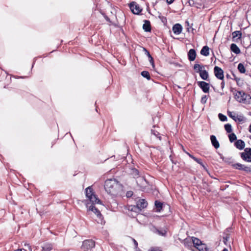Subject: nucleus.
<instances>
[{
    "label": "nucleus",
    "mask_w": 251,
    "mask_h": 251,
    "mask_svg": "<svg viewBox=\"0 0 251 251\" xmlns=\"http://www.w3.org/2000/svg\"><path fill=\"white\" fill-rule=\"evenodd\" d=\"M187 154L189 155V157H190L191 158H192L193 160L194 159V158L196 157H195L194 156H193V155L190 154L188 152H187Z\"/></svg>",
    "instance_id": "8fccbe9b"
},
{
    "label": "nucleus",
    "mask_w": 251,
    "mask_h": 251,
    "mask_svg": "<svg viewBox=\"0 0 251 251\" xmlns=\"http://www.w3.org/2000/svg\"><path fill=\"white\" fill-rule=\"evenodd\" d=\"M166 1L168 4H170L173 2L174 0H166Z\"/></svg>",
    "instance_id": "3c124183"
},
{
    "label": "nucleus",
    "mask_w": 251,
    "mask_h": 251,
    "mask_svg": "<svg viewBox=\"0 0 251 251\" xmlns=\"http://www.w3.org/2000/svg\"><path fill=\"white\" fill-rule=\"evenodd\" d=\"M153 231L161 236H164L166 234V231L165 229L159 230L156 227H153Z\"/></svg>",
    "instance_id": "b1692460"
},
{
    "label": "nucleus",
    "mask_w": 251,
    "mask_h": 251,
    "mask_svg": "<svg viewBox=\"0 0 251 251\" xmlns=\"http://www.w3.org/2000/svg\"><path fill=\"white\" fill-rule=\"evenodd\" d=\"M128 210L130 211H133L135 213L140 212L139 210V208L137 207V205H129L128 208Z\"/></svg>",
    "instance_id": "393cba45"
},
{
    "label": "nucleus",
    "mask_w": 251,
    "mask_h": 251,
    "mask_svg": "<svg viewBox=\"0 0 251 251\" xmlns=\"http://www.w3.org/2000/svg\"><path fill=\"white\" fill-rule=\"evenodd\" d=\"M225 129L227 133H231L232 131L231 125L229 124H226L225 125Z\"/></svg>",
    "instance_id": "7c9ffc66"
},
{
    "label": "nucleus",
    "mask_w": 251,
    "mask_h": 251,
    "mask_svg": "<svg viewBox=\"0 0 251 251\" xmlns=\"http://www.w3.org/2000/svg\"><path fill=\"white\" fill-rule=\"evenodd\" d=\"M214 73L217 78L223 80L224 78V71L221 68L215 66L214 68Z\"/></svg>",
    "instance_id": "0eeeda50"
},
{
    "label": "nucleus",
    "mask_w": 251,
    "mask_h": 251,
    "mask_svg": "<svg viewBox=\"0 0 251 251\" xmlns=\"http://www.w3.org/2000/svg\"><path fill=\"white\" fill-rule=\"evenodd\" d=\"M249 155L247 154L245 152L241 153V158L245 161L247 159V156H248Z\"/></svg>",
    "instance_id": "f704fd0d"
},
{
    "label": "nucleus",
    "mask_w": 251,
    "mask_h": 251,
    "mask_svg": "<svg viewBox=\"0 0 251 251\" xmlns=\"http://www.w3.org/2000/svg\"><path fill=\"white\" fill-rule=\"evenodd\" d=\"M205 248L206 249V245H205V246H201V248H203V249H204Z\"/></svg>",
    "instance_id": "864d4df0"
},
{
    "label": "nucleus",
    "mask_w": 251,
    "mask_h": 251,
    "mask_svg": "<svg viewBox=\"0 0 251 251\" xmlns=\"http://www.w3.org/2000/svg\"><path fill=\"white\" fill-rule=\"evenodd\" d=\"M192 241L194 246L200 251H206L207 249L205 248L204 249L201 248V246H205V244H202L200 239L197 238L193 237Z\"/></svg>",
    "instance_id": "423d86ee"
},
{
    "label": "nucleus",
    "mask_w": 251,
    "mask_h": 251,
    "mask_svg": "<svg viewBox=\"0 0 251 251\" xmlns=\"http://www.w3.org/2000/svg\"><path fill=\"white\" fill-rule=\"evenodd\" d=\"M133 193L131 191H128L126 193V196L127 198H130L132 196Z\"/></svg>",
    "instance_id": "a19ab883"
},
{
    "label": "nucleus",
    "mask_w": 251,
    "mask_h": 251,
    "mask_svg": "<svg viewBox=\"0 0 251 251\" xmlns=\"http://www.w3.org/2000/svg\"><path fill=\"white\" fill-rule=\"evenodd\" d=\"M53 249V245L51 243H45L42 246V251H50Z\"/></svg>",
    "instance_id": "dca6fc26"
},
{
    "label": "nucleus",
    "mask_w": 251,
    "mask_h": 251,
    "mask_svg": "<svg viewBox=\"0 0 251 251\" xmlns=\"http://www.w3.org/2000/svg\"><path fill=\"white\" fill-rule=\"evenodd\" d=\"M143 29L146 32H149L151 30V26L150 22L148 20H145L144 24L143 25Z\"/></svg>",
    "instance_id": "f3484780"
},
{
    "label": "nucleus",
    "mask_w": 251,
    "mask_h": 251,
    "mask_svg": "<svg viewBox=\"0 0 251 251\" xmlns=\"http://www.w3.org/2000/svg\"><path fill=\"white\" fill-rule=\"evenodd\" d=\"M131 238V240H132L133 241V243H134V246H135V248L136 249H137V247H138V243H137V241H136V240H135L134 238Z\"/></svg>",
    "instance_id": "37998d69"
},
{
    "label": "nucleus",
    "mask_w": 251,
    "mask_h": 251,
    "mask_svg": "<svg viewBox=\"0 0 251 251\" xmlns=\"http://www.w3.org/2000/svg\"><path fill=\"white\" fill-rule=\"evenodd\" d=\"M136 205L139 208V211L140 212L143 209L147 206L148 202L144 199H140L137 202Z\"/></svg>",
    "instance_id": "9d476101"
},
{
    "label": "nucleus",
    "mask_w": 251,
    "mask_h": 251,
    "mask_svg": "<svg viewBox=\"0 0 251 251\" xmlns=\"http://www.w3.org/2000/svg\"><path fill=\"white\" fill-rule=\"evenodd\" d=\"M247 97V95L243 91H239L235 94V99L240 102H245L246 101Z\"/></svg>",
    "instance_id": "20e7f679"
},
{
    "label": "nucleus",
    "mask_w": 251,
    "mask_h": 251,
    "mask_svg": "<svg viewBox=\"0 0 251 251\" xmlns=\"http://www.w3.org/2000/svg\"><path fill=\"white\" fill-rule=\"evenodd\" d=\"M85 193H86V196L88 199L91 196L94 195V194L93 192V189L90 187H88L85 189Z\"/></svg>",
    "instance_id": "5701e85b"
},
{
    "label": "nucleus",
    "mask_w": 251,
    "mask_h": 251,
    "mask_svg": "<svg viewBox=\"0 0 251 251\" xmlns=\"http://www.w3.org/2000/svg\"><path fill=\"white\" fill-rule=\"evenodd\" d=\"M185 24L187 26V31L188 32H190V30L191 28H192V30H193V28L192 27V26L190 25V24L188 21H186L185 22Z\"/></svg>",
    "instance_id": "4c0bfd02"
},
{
    "label": "nucleus",
    "mask_w": 251,
    "mask_h": 251,
    "mask_svg": "<svg viewBox=\"0 0 251 251\" xmlns=\"http://www.w3.org/2000/svg\"><path fill=\"white\" fill-rule=\"evenodd\" d=\"M221 86L222 89H223L225 87V82L224 81H222V82H221Z\"/></svg>",
    "instance_id": "09e8293b"
},
{
    "label": "nucleus",
    "mask_w": 251,
    "mask_h": 251,
    "mask_svg": "<svg viewBox=\"0 0 251 251\" xmlns=\"http://www.w3.org/2000/svg\"><path fill=\"white\" fill-rule=\"evenodd\" d=\"M245 152L250 156H251V148H246L244 150Z\"/></svg>",
    "instance_id": "ea45409f"
},
{
    "label": "nucleus",
    "mask_w": 251,
    "mask_h": 251,
    "mask_svg": "<svg viewBox=\"0 0 251 251\" xmlns=\"http://www.w3.org/2000/svg\"><path fill=\"white\" fill-rule=\"evenodd\" d=\"M149 61L150 63L151 64V65L154 66V62H153V59L152 57H151L149 58Z\"/></svg>",
    "instance_id": "a18cd8bd"
},
{
    "label": "nucleus",
    "mask_w": 251,
    "mask_h": 251,
    "mask_svg": "<svg viewBox=\"0 0 251 251\" xmlns=\"http://www.w3.org/2000/svg\"><path fill=\"white\" fill-rule=\"evenodd\" d=\"M199 74H200L201 77L202 79L205 80H208V76H209L208 73L205 70H204V69L203 70H202V71L201 72H200L199 73Z\"/></svg>",
    "instance_id": "4be33fe9"
},
{
    "label": "nucleus",
    "mask_w": 251,
    "mask_h": 251,
    "mask_svg": "<svg viewBox=\"0 0 251 251\" xmlns=\"http://www.w3.org/2000/svg\"><path fill=\"white\" fill-rule=\"evenodd\" d=\"M229 139L230 142H233L237 139L236 135L234 133H231L228 135Z\"/></svg>",
    "instance_id": "2f4dec72"
},
{
    "label": "nucleus",
    "mask_w": 251,
    "mask_h": 251,
    "mask_svg": "<svg viewBox=\"0 0 251 251\" xmlns=\"http://www.w3.org/2000/svg\"><path fill=\"white\" fill-rule=\"evenodd\" d=\"M182 29V27L181 25L179 24H175L173 26V28H172V30L174 32V33L177 35L179 34L181 32Z\"/></svg>",
    "instance_id": "f8f14e48"
},
{
    "label": "nucleus",
    "mask_w": 251,
    "mask_h": 251,
    "mask_svg": "<svg viewBox=\"0 0 251 251\" xmlns=\"http://www.w3.org/2000/svg\"><path fill=\"white\" fill-rule=\"evenodd\" d=\"M201 54L205 56H207L209 54V48L208 46H205L203 47L201 50Z\"/></svg>",
    "instance_id": "aec40b11"
},
{
    "label": "nucleus",
    "mask_w": 251,
    "mask_h": 251,
    "mask_svg": "<svg viewBox=\"0 0 251 251\" xmlns=\"http://www.w3.org/2000/svg\"><path fill=\"white\" fill-rule=\"evenodd\" d=\"M129 7L134 14H139L142 11V9L139 5L134 1H132L129 4Z\"/></svg>",
    "instance_id": "39448f33"
},
{
    "label": "nucleus",
    "mask_w": 251,
    "mask_h": 251,
    "mask_svg": "<svg viewBox=\"0 0 251 251\" xmlns=\"http://www.w3.org/2000/svg\"><path fill=\"white\" fill-rule=\"evenodd\" d=\"M207 100V96L206 95H204L203 97H202L201 100V103L204 104L206 102Z\"/></svg>",
    "instance_id": "c9c22d12"
},
{
    "label": "nucleus",
    "mask_w": 251,
    "mask_h": 251,
    "mask_svg": "<svg viewBox=\"0 0 251 251\" xmlns=\"http://www.w3.org/2000/svg\"><path fill=\"white\" fill-rule=\"evenodd\" d=\"M205 68V66L202 65H200L199 64H195L194 65V70L195 71L196 73H200L201 72L202 70H203Z\"/></svg>",
    "instance_id": "6ab92c4d"
},
{
    "label": "nucleus",
    "mask_w": 251,
    "mask_h": 251,
    "mask_svg": "<svg viewBox=\"0 0 251 251\" xmlns=\"http://www.w3.org/2000/svg\"><path fill=\"white\" fill-rule=\"evenodd\" d=\"M219 119L223 122L226 121L227 120V117L226 116L223 115L222 113H219L218 115Z\"/></svg>",
    "instance_id": "473e14b6"
},
{
    "label": "nucleus",
    "mask_w": 251,
    "mask_h": 251,
    "mask_svg": "<svg viewBox=\"0 0 251 251\" xmlns=\"http://www.w3.org/2000/svg\"><path fill=\"white\" fill-rule=\"evenodd\" d=\"M194 160H195L196 162H197L198 163H199V164H200L204 169H206V167L205 166H204V165L203 164V163L201 162V159H199V158H197L196 157H195L194 159Z\"/></svg>",
    "instance_id": "72a5a7b5"
},
{
    "label": "nucleus",
    "mask_w": 251,
    "mask_h": 251,
    "mask_svg": "<svg viewBox=\"0 0 251 251\" xmlns=\"http://www.w3.org/2000/svg\"><path fill=\"white\" fill-rule=\"evenodd\" d=\"M86 206L88 208L89 210H90L91 211H93L98 217L101 218V214L100 212V211L94 205L91 204L90 205L89 202L86 203Z\"/></svg>",
    "instance_id": "6e6552de"
},
{
    "label": "nucleus",
    "mask_w": 251,
    "mask_h": 251,
    "mask_svg": "<svg viewBox=\"0 0 251 251\" xmlns=\"http://www.w3.org/2000/svg\"><path fill=\"white\" fill-rule=\"evenodd\" d=\"M89 201L91 202L90 203V205L93 204L94 205L96 203H99L100 202V201L97 197L95 195H93L91 196L89 198H88Z\"/></svg>",
    "instance_id": "2eb2a0df"
},
{
    "label": "nucleus",
    "mask_w": 251,
    "mask_h": 251,
    "mask_svg": "<svg viewBox=\"0 0 251 251\" xmlns=\"http://www.w3.org/2000/svg\"><path fill=\"white\" fill-rule=\"evenodd\" d=\"M229 239V234H227L225 237H223V242L226 245V242L228 241Z\"/></svg>",
    "instance_id": "e433bc0d"
},
{
    "label": "nucleus",
    "mask_w": 251,
    "mask_h": 251,
    "mask_svg": "<svg viewBox=\"0 0 251 251\" xmlns=\"http://www.w3.org/2000/svg\"><path fill=\"white\" fill-rule=\"evenodd\" d=\"M198 86L202 89L204 93H208L209 91V84L205 81H198Z\"/></svg>",
    "instance_id": "1a4fd4ad"
},
{
    "label": "nucleus",
    "mask_w": 251,
    "mask_h": 251,
    "mask_svg": "<svg viewBox=\"0 0 251 251\" xmlns=\"http://www.w3.org/2000/svg\"><path fill=\"white\" fill-rule=\"evenodd\" d=\"M236 148L241 150H243L245 146L244 142L242 140H238L234 143Z\"/></svg>",
    "instance_id": "4468645a"
},
{
    "label": "nucleus",
    "mask_w": 251,
    "mask_h": 251,
    "mask_svg": "<svg viewBox=\"0 0 251 251\" xmlns=\"http://www.w3.org/2000/svg\"><path fill=\"white\" fill-rule=\"evenodd\" d=\"M95 246V242L92 240H86L83 242L81 248L84 251H92Z\"/></svg>",
    "instance_id": "7ed1b4c3"
},
{
    "label": "nucleus",
    "mask_w": 251,
    "mask_h": 251,
    "mask_svg": "<svg viewBox=\"0 0 251 251\" xmlns=\"http://www.w3.org/2000/svg\"><path fill=\"white\" fill-rule=\"evenodd\" d=\"M141 74L143 77L146 78L148 80L151 79V76L149 72L144 71L141 72Z\"/></svg>",
    "instance_id": "c85d7f7f"
},
{
    "label": "nucleus",
    "mask_w": 251,
    "mask_h": 251,
    "mask_svg": "<svg viewBox=\"0 0 251 251\" xmlns=\"http://www.w3.org/2000/svg\"><path fill=\"white\" fill-rule=\"evenodd\" d=\"M105 191L111 195H118L123 189L122 185L116 179H108L105 181Z\"/></svg>",
    "instance_id": "f257e3e1"
},
{
    "label": "nucleus",
    "mask_w": 251,
    "mask_h": 251,
    "mask_svg": "<svg viewBox=\"0 0 251 251\" xmlns=\"http://www.w3.org/2000/svg\"><path fill=\"white\" fill-rule=\"evenodd\" d=\"M231 50L235 54H239L240 53V50L235 44H232L230 45Z\"/></svg>",
    "instance_id": "412c9836"
},
{
    "label": "nucleus",
    "mask_w": 251,
    "mask_h": 251,
    "mask_svg": "<svg viewBox=\"0 0 251 251\" xmlns=\"http://www.w3.org/2000/svg\"><path fill=\"white\" fill-rule=\"evenodd\" d=\"M131 174L134 177L138 178L136 182L138 185L140 187L145 186L147 183V181L144 177H139V172L136 169H133L131 171Z\"/></svg>",
    "instance_id": "f03ea898"
},
{
    "label": "nucleus",
    "mask_w": 251,
    "mask_h": 251,
    "mask_svg": "<svg viewBox=\"0 0 251 251\" xmlns=\"http://www.w3.org/2000/svg\"><path fill=\"white\" fill-rule=\"evenodd\" d=\"M162 205H163L162 203L160 201H155V205L157 209V210H156L157 211H158V212L160 211V210L162 209Z\"/></svg>",
    "instance_id": "bb28decb"
},
{
    "label": "nucleus",
    "mask_w": 251,
    "mask_h": 251,
    "mask_svg": "<svg viewBox=\"0 0 251 251\" xmlns=\"http://www.w3.org/2000/svg\"><path fill=\"white\" fill-rule=\"evenodd\" d=\"M210 140L212 143V146L216 149H218L220 147V144L219 142L216 139L215 136L212 135L210 136Z\"/></svg>",
    "instance_id": "ddd939ff"
},
{
    "label": "nucleus",
    "mask_w": 251,
    "mask_h": 251,
    "mask_svg": "<svg viewBox=\"0 0 251 251\" xmlns=\"http://www.w3.org/2000/svg\"><path fill=\"white\" fill-rule=\"evenodd\" d=\"M249 131L251 133V125L249 126Z\"/></svg>",
    "instance_id": "603ef678"
},
{
    "label": "nucleus",
    "mask_w": 251,
    "mask_h": 251,
    "mask_svg": "<svg viewBox=\"0 0 251 251\" xmlns=\"http://www.w3.org/2000/svg\"><path fill=\"white\" fill-rule=\"evenodd\" d=\"M151 133L153 134V135L157 137V138H159L160 140L161 139V137L158 136L159 133L158 132H155L154 130H151Z\"/></svg>",
    "instance_id": "79ce46f5"
},
{
    "label": "nucleus",
    "mask_w": 251,
    "mask_h": 251,
    "mask_svg": "<svg viewBox=\"0 0 251 251\" xmlns=\"http://www.w3.org/2000/svg\"><path fill=\"white\" fill-rule=\"evenodd\" d=\"M238 69L241 73H245L246 72V69L244 65L241 63L238 64Z\"/></svg>",
    "instance_id": "cd10ccee"
},
{
    "label": "nucleus",
    "mask_w": 251,
    "mask_h": 251,
    "mask_svg": "<svg viewBox=\"0 0 251 251\" xmlns=\"http://www.w3.org/2000/svg\"><path fill=\"white\" fill-rule=\"evenodd\" d=\"M242 33L240 31H235L232 33V38L233 39L237 38L239 39L241 37Z\"/></svg>",
    "instance_id": "a878e982"
},
{
    "label": "nucleus",
    "mask_w": 251,
    "mask_h": 251,
    "mask_svg": "<svg viewBox=\"0 0 251 251\" xmlns=\"http://www.w3.org/2000/svg\"><path fill=\"white\" fill-rule=\"evenodd\" d=\"M232 166L234 168L236 169L243 171L244 165L240 163H237L232 165Z\"/></svg>",
    "instance_id": "c756f323"
},
{
    "label": "nucleus",
    "mask_w": 251,
    "mask_h": 251,
    "mask_svg": "<svg viewBox=\"0 0 251 251\" xmlns=\"http://www.w3.org/2000/svg\"><path fill=\"white\" fill-rule=\"evenodd\" d=\"M196 52L195 49H190L188 52V58L189 61H193L195 60L196 57Z\"/></svg>",
    "instance_id": "9b49d317"
},
{
    "label": "nucleus",
    "mask_w": 251,
    "mask_h": 251,
    "mask_svg": "<svg viewBox=\"0 0 251 251\" xmlns=\"http://www.w3.org/2000/svg\"><path fill=\"white\" fill-rule=\"evenodd\" d=\"M243 171H244L246 172L249 173L251 172V168L247 166H245L244 165Z\"/></svg>",
    "instance_id": "58836bf2"
},
{
    "label": "nucleus",
    "mask_w": 251,
    "mask_h": 251,
    "mask_svg": "<svg viewBox=\"0 0 251 251\" xmlns=\"http://www.w3.org/2000/svg\"><path fill=\"white\" fill-rule=\"evenodd\" d=\"M228 115L229 117L231 118L233 120H234L235 121H238V122H242L244 120V117L241 116H233L232 114V112H228Z\"/></svg>",
    "instance_id": "a211bd4d"
},
{
    "label": "nucleus",
    "mask_w": 251,
    "mask_h": 251,
    "mask_svg": "<svg viewBox=\"0 0 251 251\" xmlns=\"http://www.w3.org/2000/svg\"><path fill=\"white\" fill-rule=\"evenodd\" d=\"M246 161L248 162H251V157L250 156H247V159L246 160Z\"/></svg>",
    "instance_id": "de8ad7c7"
},
{
    "label": "nucleus",
    "mask_w": 251,
    "mask_h": 251,
    "mask_svg": "<svg viewBox=\"0 0 251 251\" xmlns=\"http://www.w3.org/2000/svg\"><path fill=\"white\" fill-rule=\"evenodd\" d=\"M21 251V250H16V251Z\"/></svg>",
    "instance_id": "5fc2aeb1"
},
{
    "label": "nucleus",
    "mask_w": 251,
    "mask_h": 251,
    "mask_svg": "<svg viewBox=\"0 0 251 251\" xmlns=\"http://www.w3.org/2000/svg\"><path fill=\"white\" fill-rule=\"evenodd\" d=\"M144 50H145L146 53L147 55H148V56L149 57V58L152 57L151 56V55L150 54V52L146 49H144Z\"/></svg>",
    "instance_id": "49530a36"
},
{
    "label": "nucleus",
    "mask_w": 251,
    "mask_h": 251,
    "mask_svg": "<svg viewBox=\"0 0 251 251\" xmlns=\"http://www.w3.org/2000/svg\"><path fill=\"white\" fill-rule=\"evenodd\" d=\"M25 247L26 249H28L29 251H32L31 247L30 246L29 244H25Z\"/></svg>",
    "instance_id": "c03bdc74"
}]
</instances>
